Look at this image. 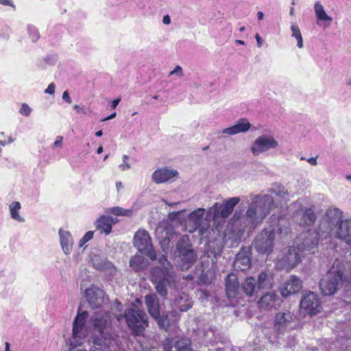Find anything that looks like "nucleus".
Wrapping results in <instances>:
<instances>
[{
    "instance_id": "nucleus-1",
    "label": "nucleus",
    "mask_w": 351,
    "mask_h": 351,
    "mask_svg": "<svg viewBox=\"0 0 351 351\" xmlns=\"http://www.w3.org/2000/svg\"><path fill=\"white\" fill-rule=\"evenodd\" d=\"M270 194L252 195L245 213L236 211L231 219L232 230L237 238L246 230L252 231L261 226L269 213L276 209V215L283 216L287 203L292 195L282 186L271 190Z\"/></svg>"
},
{
    "instance_id": "nucleus-2",
    "label": "nucleus",
    "mask_w": 351,
    "mask_h": 351,
    "mask_svg": "<svg viewBox=\"0 0 351 351\" xmlns=\"http://www.w3.org/2000/svg\"><path fill=\"white\" fill-rule=\"evenodd\" d=\"M112 316L110 312L99 311L91 315L86 311L77 312L73 322L72 335L69 340L70 350L82 345L92 332L93 346L90 351H104L117 346L112 328Z\"/></svg>"
},
{
    "instance_id": "nucleus-3",
    "label": "nucleus",
    "mask_w": 351,
    "mask_h": 351,
    "mask_svg": "<svg viewBox=\"0 0 351 351\" xmlns=\"http://www.w3.org/2000/svg\"><path fill=\"white\" fill-rule=\"evenodd\" d=\"M269 220L271 225L260 232L254 239V247L261 254L269 255L273 252L276 230L282 236L291 232L290 223L285 217L273 213Z\"/></svg>"
},
{
    "instance_id": "nucleus-4",
    "label": "nucleus",
    "mask_w": 351,
    "mask_h": 351,
    "mask_svg": "<svg viewBox=\"0 0 351 351\" xmlns=\"http://www.w3.org/2000/svg\"><path fill=\"white\" fill-rule=\"evenodd\" d=\"M346 267L351 271V265H346L339 260H336L330 269L319 282V288L325 295H334L343 285V276L345 275Z\"/></svg>"
},
{
    "instance_id": "nucleus-5",
    "label": "nucleus",
    "mask_w": 351,
    "mask_h": 351,
    "mask_svg": "<svg viewBox=\"0 0 351 351\" xmlns=\"http://www.w3.org/2000/svg\"><path fill=\"white\" fill-rule=\"evenodd\" d=\"M159 263L161 267L153 268L152 281L155 285L157 292L162 296L167 293V287H171L175 281L172 268L165 256L162 255Z\"/></svg>"
},
{
    "instance_id": "nucleus-6",
    "label": "nucleus",
    "mask_w": 351,
    "mask_h": 351,
    "mask_svg": "<svg viewBox=\"0 0 351 351\" xmlns=\"http://www.w3.org/2000/svg\"><path fill=\"white\" fill-rule=\"evenodd\" d=\"M240 201L241 199L239 197L228 198L221 204L216 202L208 210V216L213 220L216 231L218 232L221 231L226 219L230 215Z\"/></svg>"
},
{
    "instance_id": "nucleus-7",
    "label": "nucleus",
    "mask_w": 351,
    "mask_h": 351,
    "mask_svg": "<svg viewBox=\"0 0 351 351\" xmlns=\"http://www.w3.org/2000/svg\"><path fill=\"white\" fill-rule=\"evenodd\" d=\"M205 215V209L197 208L193 211L189 216L188 219V230L189 232H194L198 230L202 239L210 240V234L214 232V228H210V220L208 216V212Z\"/></svg>"
},
{
    "instance_id": "nucleus-8",
    "label": "nucleus",
    "mask_w": 351,
    "mask_h": 351,
    "mask_svg": "<svg viewBox=\"0 0 351 351\" xmlns=\"http://www.w3.org/2000/svg\"><path fill=\"white\" fill-rule=\"evenodd\" d=\"M141 302L140 299H136L130 308H128L124 317L128 326L137 335H141L145 327L148 326L147 316L140 308Z\"/></svg>"
},
{
    "instance_id": "nucleus-9",
    "label": "nucleus",
    "mask_w": 351,
    "mask_h": 351,
    "mask_svg": "<svg viewBox=\"0 0 351 351\" xmlns=\"http://www.w3.org/2000/svg\"><path fill=\"white\" fill-rule=\"evenodd\" d=\"M177 250L178 257L181 261L180 267L182 270L189 268L197 258L195 251L191 249L188 235H182L180 238L177 243Z\"/></svg>"
},
{
    "instance_id": "nucleus-10",
    "label": "nucleus",
    "mask_w": 351,
    "mask_h": 351,
    "mask_svg": "<svg viewBox=\"0 0 351 351\" xmlns=\"http://www.w3.org/2000/svg\"><path fill=\"white\" fill-rule=\"evenodd\" d=\"M319 242V234L317 230L303 232L297 238L295 244L304 254H314Z\"/></svg>"
},
{
    "instance_id": "nucleus-11",
    "label": "nucleus",
    "mask_w": 351,
    "mask_h": 351,
    "mask_svg": "<svg viewBox=\"0 0 351 351\" xmlns=\"http://www.w3.org/2000/svg\"><path fill=\"white\" fill-rule=\"evenodd\" d=\"M295 326V317L290 311H279L275 315L274 330L278 335H285L293 329Z\"/></svg>"
},
{
    "instance_id": "nucleus-12",
    "label": "nucleus",
    "mask_w": 351,
    "mask_h": 351,
    "mask_svg": "<svg viewBox=\"0 0 351 351\" xmlns=\"http://www.w3.org/2000/svg\"><path fill=\"white\" fill-rule=\"evenodd\" d=\"M134 245L139 252L144 253L152 260L156 259V253L153 249L151 237L147 231L138 230L134 237Z\"/></svg>"
},
{
    "instance_id": "nucleus-13",
    "label": "nucleus",
    "mask_w": 351,
    "mask_h": 351,
    "mask_svg": "<svg viewBox=\"0 0 351 351\" xmlns=\"http://www.w3.org/2000/svg\"><path fill=\"white\" fill-rule=\"evenodd\" d=\"M293 206L295 208L293 219L295 223L300 226H308L313 224L316 219V215L311 208H304L302 200L295 202Z\"/></svg>"
},
{
    "instance_id": "nucleus-14",
    "label": "nucleus",
    "mask_w": 351,
    "mask_h": 351,
    "mask_svg": "<svg viewBox=\"0 0 351 351\" xmlns=\"http://www.w3.org/2000/svg\"><path fill=\"white\" fill-rule=\"evenodd\" d=\"M305 254L300 250V247H291L281 258H278L277 265L281 269L289 271L301 261V258Z\"/></svg>"
},
{
    "instance_id": "nucleus-15",
    "label": "nucleus",
    "mask_w": 351,
    "mask_h": 351,
    "mask_svg": "<svg viewBox=\"0 0 351 351\" xmlns=\"http://www.w3.org/2000/svg\"><path fill=\"white\" fill-rule=\"evenodd\" d=\"M278 145V142L272 135L262 134L252 143L250 150L254 156H258L270 149H276Z\"/></svg>"
},
{
    "instance_id": "nucleus-16",
    "label": "nucleus",
    "mask_w": 351,
    "mask_h": 351,
    "mask_svg": "<svg viewBox=\"0 0 351 351\" xmlns=\"http://www.w3.org/2000/svg\"><path fill=\"white\" fill-rule=\"evenodd\" d=\"M321 308V302L317 294L308 292L303 295L300 301L301 313L304 315H315L320 311Z\"/></svg>"
},
{
    "instance_id": "nucleus-17",
    "label": "nucleus",
    "mask_w": 351,
    "mask_h": 351,
    "mask_svg": "<svg viewBox=\"0 0 351 351\" xmlns=\"http://www.w3.org/2000/svg\"><path fill=\"white\" fill-rule=\"evenodd\" d=\"M174 229L167 222L160 223L156 229V236L164 251L169 248V244L175 237Z\"/></svg>"
},
{
    "instance_id": "nucleus-18",
    "label": "nucleus",
    "mask_w": 351,
    "mask_h": 351,
    "mask_svg": "<svg viewBox=\"0 0 351 351\" xmlns=\"http://www.w3.org/2000/svg\"><path fill=\"white\" fill-rule=\"evenodd\" d=\"M84 295L93 308H99L105 303V293L104 291L96 286H92L86 289Z\"/></svg>"
},
{
    "instance_id": "nucleus-19",
    "label": "nucleus",
    "mask_w": 351,
    "mask_h": 351,
    "mask_svg": "<svg viewBox=\"0 0 351 351\" xmlns=\"http://www.w3.org/2000/svg\"><path fill=\"white\" fill-rule=\"evenodd\" d=\"M280 298L274 292H267L258 301V307L261 309L271 310L277 308L281 304Z\"/></svg>"
},
{
    "instance_id": "nucleus-20",
    "label": "nucleus",
    "mask_w": 351,
    "mask_h": 351,
    "mask_svg": "<svg viewBox=\"0 0 351 351\" xmlns=\"http://www.w3.org/2000/svg\"><path fill=\"white\" fill-rule=\"evenodd\" d=\"M302 289V281L296 276H291L280 287V292L283 297H288L299 292Z\"/></svg>"
},
{
    "instance_id": "nucleus-21",
    "label": "nucleus",
    "mask_w": 351,
    "mask_h": 351,
    "mask_svg": "<svg viewBox=\"0 0 351 351\" xmlns=\"http://www.w3.org/2000/svg\"><path fill=\"white\" fill-rule=\"evenodd\" d=\"M178 176L176 170L163 167L156 169L152 174V180L156 184L169 182Z\"/></svg>"
},
{
    "instance_id": "nucleus-22",
    "label": "nucleus",
    "mask_w": 351,
    "mask_h": 351,
    "mask_svg": "<svg viewBox=\"0 0 351 351\" xmlns=\"http://www.w3.org/2000/svg\"><path fill=\"white\" fill-rule=\"evenodd\" d=\"M314 12L316 16V23L317 25L323 28L328 27L332 21V18L327 14L323 5L320 1H316L314 4Z\"/></svg>"
},
{
    "instance_id": "nucleus-23",
    "label": "nucleus",
    "mask_w": 351,
    "mask_h": 351,
    "mask_svg": "<svg viewBox=\"0 0 351 351\" xmlns=\"http://www.w3.org/2000/svg\"><path fill=\"white\" fill-rule=\"evenodd\" d=\"M60 244L64 254L69 255L71 253L73 247V239L71 233L60 228L58 231Z\"/></svg>"
},
{
    "instance_id": "nucleus-24",
    "label": "nucleus",
    "mask_w": 351,
    "mask_h": 351,
    "mask_svg": "<svg viewBox=\"0 0 351 351\" xmlns=\"http://www.w3.org/2000/svg\"><path fill=\"white\" fill-rule=\"evenodd\" d=\"M251 261L249 252L247 250H241L237 254L234 262V267L237 269L245 271L250 267Z\"/></svg>"
},
{
    "instance_id": "nucleus-25",
    "label": "nucleus",
    "mask_w": 351,
    "mask_h": 351,
    "mask_svg": "<svg viewBox=\"0 0 351 351\" xmlns=\"http://www.w3.org/2000/svg\"><path fill=\"white\" fill-rule=\"evenodd\" d=\"M239 290V282L235 274H230L226 278V291L229 299H234L237 297Z\"/></svg>"
},
{
    "instance_id": "nucleus-26",
    "label": "nucleus",
    "mask_w": 351,
    "mask_h": 351,
    "mask_svg": "<svg viewBox=\"0 0 351 351\" xmlns=\"http://www.w3.org/2000/svg\"><path fill=\"white\" fill-rule=\"evenodd\" d=\"M114 219L110 216L103 215L95 222L96 228L104 232L106 235L109 234L112 230L113 223H115Z\"/></svg>"
},
{
    "instance_id": "nucleus-27",
    "label": "nucleus",
    "mask_w": 351,
    "mask_h": 351,
    "mask_svg": "<svg viewBox=\"0 0 351 351\" xmlns=\"http://www.w3.org/2000/svg\"><path fill=\"white\" fill-rule=\"evenodd\" d=\"M251 128V124L246 119L239 120L237 124L222 130L223 134L235 135L241 132H247Z\"/></svg>"
},
{
    "instance_id": "nucleus-28",
    "label": "nucleus",
    "mask_w": 351,
    "mask_h": 351,
    "mask_svg": "<svg viewBox=\"0 0 351 351\" xmlns=\"http://www.w3.org/2000/svg\"><path fill=\"white\" fill-rule=\"evenodd\" d=\"M145 303L150 315L154 319L159 318L160 308L157 297L154 294L147 295Z\"/></svg>"
},
{
    "instance_id": "nucleus-29",
    "label": "nucleus",
    "mask_w": 351,
    "mask_h": 351,
    "mask_svg": "<svg viewBox=\"0 0 351 351\" xmlns=\"http://www.w3.org/2000/svg\"><path fill=\"white\" fill-rule=\"evenodd\" d=\"M256 283L257 289L259 290L270 289L274 284V276L269 272H261L258 276Z\"/></svg>"
},
{
    "instance_id": "nucleus-30",
    "label": "nucleus",
    "mask_w": 351,
    "mask_h": 351,
    "mask_svg": "<svg viewBox=\"0 0 351 351\" xmlns=\"http://www.w3.org/2000/svg\"><path fill=\"white\" fill-rule=\"evenodd\" d=\"M241 289L247 296L254 295L259 290L257 289L256 280L254 277L247 278L241 284Z\"/></svg>"
},
{
    "instance_id": "nucleus-31",
    "label": "nucleus",
    "mask_w": 351,
    "mask_h": 351,
    "mask_svg": "<svg viewBox=\"0 0 351 351\" xmlns=\"http://www.w3.org/2000/svg\"><path fill=\"white\" fill-rule=\"evenodd\" d=\"M21 209V205L18 201L12 202L9 205L10 217L17 222L23 223L25 221V218L20 215Z\"/></svg>"
},
{
    "instance_id": "nucleus-32",
    "label": "nucleus",
    "mask_w": 351,
    "mask_h": 351,
    "mask_svg": "<svg viewBox=\"0 0 351 351\" xmlns=\"http://www.w3.org/2000/svg\"><path fill=\"white\" fill-rule=\"evenodd\" d=\"M176 304L180 311L184 312L192 307L193 302L188 294L183 293L176 300Z\"/></svg>"
},
{
    "instance_id": "nucleus-33",
    "label": "nucleus",
    "mask_w": 351,
    "mask_h": 351,
    "mask_svg": "<svg viewBox=\"0 0 351 351\" xmlns=\"http://www.w3.org/2000/svg\"><path fill=\"white\" fill-rule=\"evenodd\" d=\"M145 265L144 258L141 254H136L130 261V266L135 271H140Z\"/></svg>"
},
{
    "instance_id": "nucleus-34",
    "label": "nucleus",
    "mask_w": 351,
    "mask_h": 351,
    "mask_svg": "<svg viewBox=\"0 0 351 351\" xmlns=\"http://www.w3.org/2000/svg\"><path fill=\"white\" fill-rule=\"evenodd\" d=\"M291 36L297 40V46L302 49L304 47L303 38L299 27L295 24L291 25Z\"/></svg>"
},
{
    "instance_id": "nucleus-35",
    "label": "nucleus",
    "mask_w": 351,
    "mask_h": 351,
    "mask_svg": "<svg viewBox=\"0 0 351 351\" xmlns=\"http://www.w3.org/2000/svg\"><path fill=\"white\" fill-rule=\"evenodd\" d=\"M109 212L117 216H131L133 213L132 210L124 209L119 206L109 208Z\"/></svg>"
},
{
    "instance_id": "nucleus-36",
    "label": "nucleus",
    "mask_w": 351,
    "mask_h": 351,
    "mask_svg": "<svg viewBox=\"0 0 351 351\" xmlns=\"http://www.w3.org/2000/svg\"><path fill=\"white\" fill-rule=\"evenodd\" d=\"M27 32L29 34V37L33 42H36L40 38V34L38 32V29L32 25H27Z\"/></svg>"
},
{
    "instance_id": "nucleus-37",
    "label": "nucleus",
    "mask_w": 351,
    "mask_h": 351,
    "mask_svg": "<svg viewBox=\"0 0 351 351\" xmlns=\"http://www.w3.org/2000/svg\"><path fill=\"white\" fill-rule=\"evenodd\" d=\"M155 319L158 322V324L160 328H164L166 330H167V328L170 325V320L168 315H159V318Z\"/></svg>"
},
{
    "instance_id": "nucleus-38",
    "label": "nucleus",
    "mask_w": 351,
    "mask_h": 351,
    "mask_svg": "<svg viewBox=\"0 0 351 351\" xmlns=\"http://www.w3.org/2000/svg\"><path fill=\"white\" fill-rule=\"evenodd\" d=\"M32 108L26 103H23L21 105L19 112L24 117H29L32 114Z\"/></svg>"
},
{
    "instance_id": "nucleus-39",
    "label": "nucleus",
    "mask_w": 351,
    "mask_h": 351,
    "mask_svg": "<svg viewBox=\"0 0 351 351\" xmlns=\"http://www.w3.org/2000/svg\"><path fill=\"white\" fill-rule=\"evenodd\" d=\"M94 235V231H88L79 241V247H83L88 241L91 240Z\"/></svg>"
},
{
    "instance_id": "nucleus-40",
    "label": "nucleus",
    "mask_w": 351,
    "mask_h": 351,
    "mask_svg": "<svg viewBox=\"0 0 351 351\" xmlns=\"http://www.w3.org/2000/svg\"><path fill=\"white\" fill-rule=\"evenodd\" d=\"M129 157L127 155H123L122 157V163L119 165V168L124 171L131 168L130 163L128 162Z\"/></svg>"
},
{
    "instance_id": "nucleus-41",
    "label": "nucleus",
    "mask_w": 351,
    "mask_h": 351,
    "mask_svg": "<svg viewBox=\"0 0 351 351\" xmlns=\"http://www.w3.org/2000/svg\"><path fill=\"white\" fill-rule=\"evenodd\" d=\"M176 76L178 78H181L183 77L184 75V72H183V70H182V68L179 66V65H177L174 69L171 71L169 72V76Z\"/></svg>"
},
{
    "instance_id": "nucleus-42",
    "label": "nucleus",
    "mask_w": 351,
    "mask_h": 351,
    "mask_svg": "<svg viewBox=\"0 0 351 351\" xmlns=\"http://www.w3.org/2000/svg\"><path fill=\"white\" fill-rule=\"evenodd\" d=\"M51 147L53 149H62L63 147V137L60 135L57 136Z\"/></svg>"
},
{
    "instance_id": "nucleus-43",
    "label": "nucleus",
    "mask_w": 351,
    "mask_h": 351,
    "mask_svg": "<svg viewBox=\"0 0 351 351\" xmlns=\"http://www.w3.org/2000/svg\"><path fill=\"white\" fill-rule=\"evenodd\" d=\"M56 89V85L54 83H51L49 84L47 88L45 90V93L49 94V95H53L55 93Z\"/></svg>"
},
{
    "instance_id": "nucleus-44",
    "label": "nucleus",
    "mask_w": 351,
    "mask_h": 351,
    "mask_svg": "<svg viewBox=\"0 0 351 351\" xmlns=\"http://www.w3.org/2000/svg\"><path fill=\"white\" fill-rule=\"evenodd\" d=\"M73 108L76 110V112L78 114H87V111H86V108L84 106H79V105H75L73 106Z\"/></svg>"
},
{
    "instance_id": "nucleus-45",
    "label": "nucleus",
    "mask_w": 351,
    "mask_h": 351,
    "mask_svg": "<svg viewBox=\"0 0 351 351\" xmlns=\"http://www.w3.org/2000/svg\"><path fill=\"white\" fill-rule=\"evenodd\" d=\"M0 4L6 6H10L14 10L16 9L15 5L10 0H0Z\"/></svg>"
},
{
    "instance_id": "nucleus-46",
    "label": "nucleus",
    "mask_w": 351,
    "mask_h": 351,
    "mask_svg": "<svg viewBox=\"0 0 351 351\" xmlns=\"http://www.w3.org/2000/svg\"><path fill=\"white\" fill-rule=\"evenodd\" d=\"M62 99L68 104H71L72 102L71 99L69 96V92L65 90L62 94Z\"/></svg>"
},
{
    "instance_id": "nucleus-47",
    "label": "nucleus",
    "mask_w": 351,
    "mask_h": 351,
    "mask_svg": "<svg viewBox=\"0 0 351 351\" xmlns=\"http://www.w3.org/2000/svg\"><path fill=\"white\" fill-rule=\"evenodd\" d=\"M317 156L311 157L306 159V161L313 166H316L317 165Z\"/></svg>"
},
{
    "instance_id": "nucleus-48",
    "label": "nucleus",
    "mask_w": 351,
    "mask_h": 351,
    "mask_svg": "<svg viewBox=\"0 0 351 351\" xmlns=\"http://www.w3.org/2000/svg\"><path fill=\"white\" fill-rule=\"evenodd\" d=\"M255 38L256 40V42H257V46L261 48L262 46H263V39L261 38V37L259 36V34H256L255 35Z\"/></svg>"
},
{
    "instance_id": "nucleus-49",
    "label": "nucleus",
    "mask_w": 351,
    "mask_h": 351,
    "mask_svg": "<svg viewBox=\"0 0 351 351\" xmlns=\"http://www.w3.org/2000/svg\"><path fill=\"white\" fill-rule=\"evenodd\" d=\"M162 23L165 25H169L171 23V18L169 15H165L163 16Z\"/></svg>"
},
{
    "instance_id": "nucleus-50",
    "label": "nucleus",
    "mask_w": 351,
    "mask_h": 351,
    "mask_svg": "<svg viewBox=\"0 0 351 351\" xmlns=\"http://www.w3.org/2000/svg\"><path fill=\"white\" fill-rule=\"evenodd\" d=\"M120 101H121L120 98L113 100L111 103L112 108L115 109L117 108V106H118V104H119Z\"/></svg>"
},
{
    "instance_id": "nucleus-51",
    "label": "nucleus",
    "mask_w": 351,
    "mask_h": 351,
    "mask_svg": "<svg viewBox=\"0 0 351 351\" xmlns=\"http://www.w3.org/2000/svg\"><path fill=\"white\" fill-rule=\"evenodd\" d=\"M116 115H117L116 112H114L112 114H110V116L102 119L101 121H106L112 119L116 117Z\"/></svg>"
},
{
    "instance_id": "nucleus-52",
    "label": "nucleus",
    "mask_w": 351,
    "mask_h": 351,
    "mask_svg": "<svg viewBox=\"0 0 351 351\" xmlns=\"http://www.w3.org/2000/svg\"><path fill=\"white\" fill-rule=\"evenodd\" d=\"M213 330H210L207 331V332H206V334H205V337H206V339H208V340L211 341V339L209 338V336H210V335H213Z\"/></svg>"
},
{
    "instance_id": "nucleus-53",
    "label": "nucleus",
    "mask_w": 351,
    "mask_h": 351,
    "mask_svg": "<svg viewBox=\"0 0 351 351\" xmlns=\"http://www.w3.org/2000/svg\"><path fill=\"white\" fill-rule=\"evenodd\" d=\"M95 266V267L98 269H103L104 267V264H96L95 263H93Z\"/></svg>"
},
{
    "instance_id": "nucleus-54",
    "label": "nucleus",
    "mask_w": 351,
    "mask_h": 351,
    "mask_svg": "<svg viewBox=\"0 0 351 351\" xmlns=\"http://www.w3.org/2000/svg\"><path fill=\"white\" fill-rule=\"evenodd\" d=\"M257 16L258 20H262L264 17V14L262 12H258L257 13Z\"/></svg>"
},
{
    "instance_id": "nucleus-55",
    "label": "nucleus",
    "mask_w": 351,
    "mask_h": 351,
    "mask_svg": "<svg viewBox=\"0 0 351 351\" xmlns=\"http://www.w3.org/2000/svg\"><path fill=\"white\" fill-rule=\"evenodd\" d=\"M5 351H11L10 348V343L8 342L5 343Z\"/></svg>"
},
{
    "instance_id": "nucleus-56",
    "label": "nucleus",
    "mask_w": 351,
    "mask_h": 351,
    "mask_svg": "<svg viewBox=\"0 0 351 351\" xmlns=\"http://www.w3.org/2000/svg\"><path fill=\"white\" fill-rule=\"evenodd\" d=\"M122 186H123L122 183L121 182H117L116 183V187H117V190H119L120 189H121Z\"/></svg>"
},
{
    "instance_id": "nucleus-57",
    "label": "nucleus",
    "mask_w": 351,
    "mask_h": 351,
    "mask_svg": "<svg viewBox=\"0 0 351 351\" xmlns=\"http://www.w3.org/2000/svg\"><path fill=\"white\" fill-rule=\"evenodd\" d=\"M235 43L239 45H245V42L241 40H236Z\"/></svg>"
},
{
    "instance_id": "nucleus-58",
    "label": "nucleus",
    "mask_w": 351,
    "mask_h": 351,
    "mask_svg": "<svg viewBox=\"0 0 351 351\" xmlns=\"http://www.w3.org/2000/svg\"><path fill=\"white\" fill-rule=\"evenodd\" d=\"M103 134V132L101 130H99V131H97L96 133H95V135L97 136V137H100Z\"/></svg>"
},
{
    "instance_id": "nucleus-59",
    "label": "nucleus",
    "mask_w": 351,
    "mask_h": 351,
    "mask_svg": "<svg viewBox=\"0 0 351 351\" xmlns=\"http://www.w3.org/2000/svg\"><path fill=\"white\" fill-rule=\"evenodd\" d=\"M103 152V147L101 146H100L99 147H98L97 150V153L98 154H101Z\"/></svg>"
},
{
    "instance_id": "nucleus-60",
    "label": "nucleus",
    "mask_w": 351,
    "mask_h": 351,
    "mask_svg": "<svg viewBox=\"0 0 351 351\" xmlns=\"http://www.w3.org/2000/svg\"><path fill=\"white\" fill-rule=\"evenodd\" d=\"M13 141H14V139L12 138V136H9L8 138V141H7L8 143H12Z\"/></svg>"
},
{
    "instance_id": "nucleus-61",
    "label": "nucleus",
    "mask_w": 351,
    "mask_h": 351,
    "mask_svg": "<svg viewBox=\"0 0 351 351\" xmlns=\"http://www.w3.org/2000/svg\"><path fill=\"white\" fill-rule=\"evenodd\" d=\"M290 15L293 16L294 14V8L291 7L289 12Z\"/></svg>"
},
{
    "instance_id": "nucleus-62",
    "label": "nucleus",
    "mask_w": 351,
    "mask_h": 351,
    "mask_svg": "<svg viewBox=\"0 0 351 351\" xmlns=\"http://www.w3.org/2000/svg\"><path fill=\"white\" fill-rule=\"evenodd\" d=\"M346 178L348 180H350V181H351V174L347 175V176H346Z\"/></svg>"
},
{
    "instance_id": "nucleus-63",
    "label": "nucleus",
    "mask_w": 351,
    "mask_h": 351,
    "mask_svg": "<svg viewBox=\"0 0 351 351\" xmlns=\"http://www.w3.org/2000/svg\"><path fill=\"white\" fill-rule=\"evenodd\" d=\"M244 30H245V27H243V26L239 28L240 32H243Z\"/></svg>"
},
{
    "instance_id": "nucleus-64",
    "label": "nucleus",
    "mask_w": 351,
    "mask_h": 351,
    "mask_svg": "<svg viewBox=\"0 0 351 351\" xmlns=\"http://www.w3.org/2000/svg\"><path fill=\"white\" fill-rule=\"evenodd\" d=\"M347 84L351 85V78L347 81Z\"/></svg>"
}]
</instances>
